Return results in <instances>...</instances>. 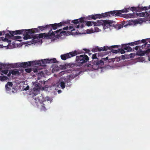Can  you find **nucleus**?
Masks as SVG:
<instances>
[{
	"label": "nucleus",
	"instance_id": "nucleus-1",
	"mask_svg": "<svg viewBox=\"0 0 150 150\" xmlns=\"http://www.w3.org/2000/svg\"><path fill=\"white\" fill-rule=\"evenodd\" d=\"M85 18L81 17L80 18L72 20L71 23H70L71 20H67L66 21H63L59 23H57L47 25L45 26H39L37 28H58L64 26L63 28H74L73 26L69 25H76V28H82L85 26L88 27L91 26L93 25V21H85Z\"/></svg>",
	"mask_w": 150,
	"mask_h": 150
},
{
	"label": "nucleus",
	"instance_id": "nucleus-2",
	"mask_svg": "<svg viewBox=\"0 0 150 150\" xmlns=\"http://www.w3.org/2000/svg\"><path fill=\"white\" fill-rule=\"evenodd\" d=\"M137 20H130L123 21L119 24H116L115 21L109 20H105L104 28H110L114 27V28H122L123 27H127L128 25H135L139 23Z\"/></svg>",
	"mask_w": 150,
	"mask_h": 150
},
{
	"label": "nucleus",
	"instance_id": "nucleus-3",
	"mask_svg": "<svg viewBox=\"0 0 150 150\" xmlns=\"http://www.w3.org/2000/svg\"><path fill=\"white\" fill-rule=\"evenodd\" d=\"M44 37L47 39H52L53 38H59L62 35H64L67 34V32L62 31V29L52 32L51 33L49 32L47 33H44Z\"/></svg>",
	"mask_w": 150,
	"mask_h": 150
},
{
	"label": "nucleus",
	"instance_id": "nucleus-4",
	"mask_svg": "<svg viewBox=\"0 0 150 150\" xmlns=\"http://www.w3.org/2000/svg\"><path fill=\"white\" fill-rule=\"evenodd\" d=\"M89 60L88 56L85 54L77 56L76 58V65L79 67L82 66L88 62Z\"/></svg>",
	"mask_w": 150,
	"mask_h": 150
},
{
	"label": "nucleus",
	"instance_id": "nucleus-5",
	"mask_svg": "<svg viewBox=\"0 0 150 150\" xmlns=\"http://www.w3.org/2000/svg\"><path fill=\"white\" fill-rule=\"evenodd\" d=\"M34 29H36V32L39 30L38 29H29L27 30H25L23 33V38L24 40H27L28 39L33 38V40L37 39L38 38L33 35V34L36 32Z\"/></svg>",
	"mask_w": 150,
	"mask_h": 150
},
{
	"label": "nucleus",
	"instance_id": "nucleus-6",
	"mask_svg": "<svg viewBox=\"0 0 150 150\" xmlns=\"http://www.w3.org/2000/svg\"><path fill=\"white\" fill-rule=\"evenodd\" d=\"M103 60V59H101L100 60L98 61V59L96 61H94L93 64H86L85 65V68L88 69V68L94 69L93 67L94 65L100 67L104 64V62Z\"/></svg>",
	"mask_w": 150,
	"mask_h": 150
},
{
	"label": "nucleus",
	"instance_id": "nucleus-7",
	"mask_svg": "<svg viewBox=\"0 0 150 150\" xmlns=\"http://www.w3.org/2000/svg\"><path fill=\"white\" fill-rule=\"evenodd\" d=\"M71 78H72L71 76L70 77L66 78L64 79V81H62L60 83V85L62 89H64L65 87V84H66V87H70L71 85Z\"/></svg>",
	"mask_w": 150,
	"mask_h": 150
},
{
	"label": "nucleus",
	"instance_id": "nucleus-8",
	"mask_svg": "<svg viewBox=\"0 0 150 150\" xmlns=\"http://www.w3.org/2000/svg\"><path fill=\"white\" fill-rule=\"evenodd\" d=\"M120 47V45H115L111 46L110 47H108L107 46H105L103 47H96L95 48H93V50L94 52H96L97 51H100L102 50L103 51H106L108 50H110L111 48H115V47L118 48L119 47Z\"/></svg>",
	"mask_w": 150,
	"mask_h": 150
},
{
	"label": "nucleus",
	"instance_id": "nucleus-9",
	"mask_svg": "<svg viewBox=\"0 0 150 150\" xmlns=\"http://www.w3.org/2000/svg\"><path fill=\"white\" fill-rule=\"evenodd\" d=\"M78 53L77 52L76 50H75L74 52H70L68 53L61 55V58L62 60H65L67 59L77 55Z\"/></svg>",
	"mask_w": 150,
	"mask_h": 150
},
{
	"label": "nucleus",
	"instance_id": "nucleus-10",
	"mask_svg": "<svg viewBox=\"0 0 150 150\" xmlns=\"http://www.w3.org/2000/svg\"><path fill=\"white\" fill-rule=\"evenodd\" d=\"M118 11H113L103 13L104 18L107 17H110L112 16H119V14H117Z\"/></svg>",
	"mask_w": 150,
	"mask_h": 150
},
{
	"label": "nucleus",
	"instance_id": "nucleus-11",
	"mask_svg": "<svg viewBox=\"0 0 150 150\" xmlns=\"http://www.w3.org/2000/svg\"><path fill=\"white\" fill-rule=\"evenodd\" d=\"M35 63V62H28L21 63L18 64V67H23L25 68L28 66H30L32 65H34Z\"/></svg>",
	"mask_w": 150,
	"mask_h": 150
},
{
	"label": "nucleus",
	"instance_id": "nucleus-12",
	"mask_svg": "<svg viewBox=\"0 0 150 150\" xmlns=\"http://www.w3.org/2000/svg\"><path fill=\"white\" fill-rule=\"evenodd\" d=\"M94 26H100L102 25L103 28H104L105 20H98L96 22H93Z\"/></svg>",
	"mask_w": 150,
	"mask_h": 150
},
{
	"label": "nucleus",
	"instance_id": "nucleus-13",
	"mask_svg": "<svg viewBox=\"0 0 150 150\" xmlns=\"http://www.w3.org/2000/svg\"><path fill=\"white\" fill-rule=\"evenodd\" d=\"M63 29L66 30H70L71 32H70V33L72 35L78 34V33L79 34L86 33L83 32L79 33V30H76L75 29Z\"/></svg>",
	"mask_w": 150,
	"mask_h": 150
},
{
	"label": "nucleus",
	"instance_id": "nucleus-14",
	"mask_svg": "<svg viewBox=\"0 0 150 150\" xmlns=\"http://www.w3.org/2000/svg\"><path fill=\"white\" fill-rule=\"evenodd\" d=\"M49 59H44L43 60L42 59L41 60L35 61V64L41 65L49 63Z\"/></svg>",
	"mask_w": 150,
	"mask_h": 150
},
{
	"label": "nucleus",
	"instance_id": "nucleus-15",
	"mask_svg": "<svg viewBox=\"0 0 150 150\" xmlns=\"http://www.w3.org/2000/svg\"><path fill=\"white\" fill-rule=\"evenodd\" d=\"M136 17L137 16L143 17L144 16L146 18L147 20V17L149 16V13L147 11L142 13H136Z\"/></svg>",
	"mask_w": 150,
	"mask_h": 150
},
{
	"label": "nucleus",
	"instance_id": "nucleus-16",
	"mask_svg": "<svg viewBox=\"0 0 150 150\" xmlns=\"http://www.w3.org/2000/svg\"><path fill=\"white\" fill-rule=\"evenodd\" d=\"M103 13L101 14H98L95 15H92L91 18L93 19L96 20V19L98 18L99 19L104 18Z\"/></svg>",
	"mask_w": 150,
	"mask_h": 150
},
{
	"label": "nucleus",
	"instance_id": "nucleus-17",
	"mask_svg": "<svg viewBox=\"0 0 150 150\" xmlns=\"http://www.w3.org/2000/svg\"><path fill=\"white\" fill-rule=\"evenodd\" d=\"M129 43L127 44L122 45V46L124 49L127 51V52H131L132 50V49L129 46Z\"/></svg>",
	"mask_w": 150,
	"mask_h": 150
},
{
	"label": "nucleus",
	"instance_id": "nucleus-18",
	"mask_svg": "<svg viewBox=\"0 0 150 150\" xmlns=\"http://www.w3.org/2000/svg\"><path fill=\"white\" fill-rule=\"evenodd\" d=\"M13 86V84L11 82H8L5 86L6 90L7 91H10V90L11 89V88Z\"/></svg>",
	"mask_w": 150,
	"mask_h": 150
},
{
	"label": "nucleus",
	"instance_id": "nucleus-19",
	"mask_svg": "<svg viewBox=\"0 0 150 150\" xmlns=\"http://www.w3.org/2000/svg\"><path fill=\"white\" fill-rule=\"evenodd\" d=\"M41 84H40V82L38 84H36V83H34L33 85L36 87L33 88L32 89V90L34 91H37L40 88V86H41L42 84V81L41 82Z\"/></svg>",
	"mask_w": 150,
	"mask_h": 150
},
{
	"label": "nucleus",
	"instance_id": "nucleus-20",
	"mask_svg": "<svg viewBox=\"0 0 150 150\" xmlns=\"http://www.w3.org/2000/svg\"><path fill=\"white\" fill-rule=\"evenodd\" d=\"M99 29H88L86 30V33L90 34L93 33L94 32H98Z\"/></svg>",
	"mask_w": 150,
	"mask_h": 150
},
{
	"label": "nucleus",
	"instance_id": "nucleus-21",
	"mask_svg": "<svg viewBox=\"0 0 150 150\" xmlns=\"http://www.w3.org/2000/svg\"><path fill=\"white\" fill-rule=\"evenodd\" d=\"M92 59H93V60H92L91 62H90L91 63L90 64H93L94 62V61H96L98 60V58L97 57L96 53H95L93 55Z\"/></svg>",
	"mask_w": 150,
	"mask_h": 150
},
{
	"label": "nucleus",
	"instance_id": "nucleus-22",
	"mask_svg": "<svg viewBox=\"0 0 150 150\" xmlns=\"http://www.w3.org/2000/svg\"><path fill=\"white\" fill-rule=\"evenodd\" d=\"M25 30H21L12 31L13 34L14 35L20 34L23 33Z\"/></svg>",
	"mask_w": 150,
	"mask_h": 150
},
{
	"label": "nucleus",
	"instance_id": "nucleus-23",
	"mask_svg": "<svg viewBox=\"0 0 150 150\" xmlns=\"http://www.w3.org/2000/svg\"><path fill=\"white\" fill-rule=\"evenodd\" d=\"M128 12V10L127 8H125L123 9L118 10V12L117 13V14H119V16H122L121 15L122 13H127Z\"/></svg>",
	"mask_w": 150,
	"mask_h": 150
},
{
	"label": "nucleus",
	"instance_id": "nucleus-24",
	"mask_svg": "<svg viewBox=\"0 0 150 150\" xmlns=\"http://www.w3.org/2000/svg\"><path fill=\"white\" fill-rule=\"evenodd\" d=\"M150 47V44H147V42H146L144 44L142 45L140 47V50H141L144 48L146 49L147 48Z\"/></svg>",
	"mask_w": 150,
	"mask_h": 150
},
{
	"label": "nucleus",
	"instance_id": "nucleus-25",
	"mask_svg": "<svg viewBox=\"0 0 150 150\" xmlns=\"http://www.w3.org/2000/svg\"><path fill=\"white\" fill-rule=\"evenodd\" d=\"M11 73L12 75H16L19 74L18 71L16 69L11 70Z\"/></svg>",
	"mask_w": 150,
	"mask_h": 150
},
{
	"label": "nucleus",
	"instance_id": "nucleus-26",
	"mask_svg": "<svg viewBox=\"0 0 150 150\" xmlns=\"http://www.w3.org/2000/svg\"><path fill=\"white\" fill-rule=\"evenodd\" d=\"M132 9V11H140V10L139 9V7H132L131 8Z\"/></svg>",
	"mask_w": 150,
	"mask_h": 150
},
{
	"label": "nucleus",
	"instance_id": "nucleus-27",
	"mask_svg": "<svg viewBox=\"0 0 150 150\" xmlns=\"http://www.w3.org/2000/svg\"><path fill=\"white\" fill-rule=\"evenodd\" d=\"M140 43V40H138L137 41H135L133 42H132L131 43H129V45L131 46H133L134 45H136Z\"/></svg>",
	"mask_w": 150,
	"mask_h": 150
},
{
	"label": "nucleus",
	"instance_id": "nucleus-28",
	"mask_svg": "<svg viewBox=\"0 0 150 150\" xmlns=\"http://www.w3.org/2000/svg\"><path fill=\"white\" fill-rule=\"evenodd\" d=\"M49 63H56L57 62L56 59L55 58L50 59H49Z\"/></svg>",
	"mask_w": 150,
	"mask_h": 150
},
{
	"label": "nucleus",
	"instance_id": "nucleus-29",
	"mask_svg": "<svg viewBox=\"0 0 150 150\" xmlns=\"http://www.w3.org/2000/svg\"><path fill=\"white\" fill-rule=\"evenodd\" d=\"M129 18H133L136 17V13H129Z\"/></svg>",
	"mask_w": 150,
	"mask_h": 150
},
{
	"label": "nucleus",
	"instance_id": "nucleus-30",
	"mask_svg": "<svg viewBox=\"0 0 150 150\" xmlns=\"http://www.w3.org/2000/svg\"><path fill=\"white\" fill-rule=\"evenodd\" d=\"M113 48H111V49L110 50V51H111L112 53L115 54H117L118 53H119V52L120 51V49H119L118 50H114L112 49Z\"/></svg>",
	"mask_w": 150,
	"mask_h": 150
},
{
	"label": "nucleus",
	"instance_id": "nucleus-31",
	"mask_svg": "<svg viewBox=\"0 0 150 150\" xmlns=\"http://www.w3.org/2000/svg\"><path fill=\"white\" fill-rule=\"evenodd\" d=\"M148 9V7L147 6H144L143 7H140L139 9L140 10V11H142L143 10L146 11Z\"/></svg>",
	"mask_w": 150,
	"mask_h": 150
},
{
	"label": "nucleus",
	"instance_id": "nucleus-32",
	"mask_svg": "<svg viewBox=\"0 0 150 150\" xmlns=\"http://www.w3.org/2000/svg\"><path fill=\"white\" fill-rule=\"evenodd\" d=\"M41 104V107L40 109L41 110L45 111L46 110V108L45 106V104L43 103Z\"/></svg>",
	"mask_w": 150,
	"mask_h": 150
},
{
	"label": "nucleus",
	"instance_id": "nucleus-33",
	"mask_svg": "<svg viewBox=\"0 0 150 150\" xmlns=\"http://www.w3.org/2000/svg\"><path fill=\"white\" fill-rule=\"evenodd\" d=\"M36 37H37L38 38V37L39 38H42L43 37H44V34L43 33H40V34L38 36H35ZM38 39V38L37 39Z\"/></svg>",
	"mask_w": 150,
	"mask_h": 150
},
{
	"label": "nucleus",
	"instance_id": "nucleus-34",
	"mask_svg": "<svg viewBox=\"0 0 150 150\" xmlns=\"http://www.w3.org/2000/svg\"><path fill=\"white\" fill-rule=\"evenodd\" d=\"M0 79L1 80H6L8 79V77L6 76H3L1 77Z\"/></svg>",
	"mask_w": 150,
	"mask_h": 150
},
{
	"label": "nucleus",
	"instance_id": "nucleus-35",
	"mask_svg": "<svg viewBox=\"0 0 150 150\" xmlns=\"http://www.w3.org/2000/svg\"><path fill=\"white\" fill-rule=\"evenodd\" d=\"M25 71L27 73H30L32 71V69L31 68H27L25 69Z\"/></svg>",
	"mask_w": 150,
	"mask_h": 150
},
{
	"label": "nucleus",
	"instance_id": "nucleus-36",
	"mask_svg": "<svg viewBox=\"0 0 150 150\" xmlns=\"http://www.w3.org/2000/svg\"><path fill=\"white\" fill-rule=\"evenodd\" d=\"M119 52L121 53V54H123L125 53V51L123 49H120V51Z\"/></svg>",
	"mask_w": 150,
	"mask_h": 150
},
{
	"label": "nucleus",
	"instance_id": "nucleus-37",
	"mask_svg": "<svg viewBox=\"0 0 150 150\" xmlns=\"http://www.w3.org/2000/svg\"><path fill=\"white\" fill-rule=\"evenodd\" d=\"M144 53L149 54L150 52V48L146 50L145 51H144Z\"/></svg>",
	"mask_w": 150,
	"mask_h": 150
},
{
	"label": "nucleus",
	"instance_id": "nucleus-38",
	"mask_svg": "<svg viewBox=\"0 0 150 150\" xmlns=\"http://www.w3.org/2000/svg\"><path fill=\"white\" fill-rule=\"evenodd\" d=\"M8 70L7 69H5L2 71V72L5 74H7L8 73Z\"/></svg>",
	"mask_w": 150,
	"mask_h": 150
},
{
	"label": "nucleus",
	"instance_id": "nucleus-39",
	"mask_svg": "<svg viewBox=\"0 0 150 150\" xmlns=\"http://www.w3.org/2000/svg\"><path fill=\"white\" fill-rule=\"evenodd\" d=\"M35 100L36 101H37V100H38V101L40 103H41V101L40 100V98L39 97H38L35 98Z\"/></svg>",
	"mask_w": 150,
	"mask_h": 150
},
{
	"label": "nucleus",
	"instance_id": "nucleus-40",
	"mask_svg": "<svg viewBox=\"0 0 150 150\" xmlns=\"http://www.w3.org/2000/svg\"><path fill=\"white\" fill-rule=\"evenodd\" d=\"M146 40H147V39H144L142 40H141V41H140V42H141L142 43H146Z\"/></svg>",
	"mask_w": 150,
	"mask_h": 150
},
{
	"label": "nucleus",
	"instance_id": "nucleus-41",
	"mask_svg": "<svg viewBox=\"0 0 150 150\" xmlns=\"http://www.w3.org/2000/svg\"><path fill=\"white\" fill-rule=\"evenodd\" d=\"M123 17L125 18H129V16L128 14H127L124 15Z\"/></svg>",
	"mask_w": 150,
	"mask_h": 150
},
{
	"label": "nucleus",
	"instance_id": "nucleus-42",
	"mask_svg": "<svg viewBox=\"0 0 150 150\" xmlns=\"http://www.w3.org/2000/svg\"><path fill=\"white\" fill-rule=\"evenodd\" d=\"M140 46H138L135 47V49L136 50H137L138 49L140 50Z\"/></svg>",
	"mask_w": 150,
	"mask_h": 150
},
{
	"label": "nucleus",
	"instance_id": "nucleus-43",
	"mask_svg": "<svg viewBox=\"0 0 150 150\" xmlns=\"http://www.w3.org/2000/svg\"><path fill=\"white\" fill-rule=\"evenodd\" d=\"M91 17H92V15L89 16L87 17V18L89 20L93 19L92 18H91Z\"/></svg>",
	"mask_w": 150,
	"mask_h": 150
},
{
	"label": "nucleus",
	"instance_id": "nucleus-44",
	"mask_svg": "<svg viewBox=\"0 0 150 150\" xmlns=\"http://www.w3.org/2000/svg\"><path fill=\"white\" fill-rule=\"evenodd\" d=\"M147 21H150V11L149 12V16L147 17Z\"/></svg>",
	"mask_w": 150,
	"mask_h": 150
},
{
	"label": "nucleus",
	"instance_id": "nucleus-45",
	"mask_svg": "<svg viewBox=\"0 0 150 150\" xmlns=\"http://www.w3.org/2000/svg\"><path fill=\"white\" fill-rule=\"evenodd\" d=\"M108 57H107L106 58H102V59H103L104 61H106L108 59Z\"/></svg>",
	"mask_w": 150,
	"mask_h": 150
},
{
	"label": "nucleus",
	"instance_id": "nucleus-46",
	"mask_svg": "<svg viewBox=\"0 0 150 150\" xmlns=\"http://www.w3.org/2000/svg\"><path fill=\"white\" fill-rule=\"evenodd\" d=\"M83 50H85L86 51V53H89V52H90V50H87V49H83Z\"/></svg>",
	"mask_w": 150,
	"mask_h": 150
},
{
	"label": "nucleus",
	"instance_id": "nucleus-47",
	"mask_svg": "<svg viewBox=\"0 0 150 150\" xmlns=\"http://www.w3.org/2000/svg\"><path fill=\"white\" fill-rule=\"evenodd\" d=\"M29 87L28 86H27L24 89L25 90H28L29 89Z\"/></svg>",
	"mask_w": 150,
	"mask_h": 150
},
{
	"label": "nucleus",
	"instance_id": "nucleus-48",
	"mask_svg": "<svg viewBox=\"0 0 150 150\" xmlns=\"http://www.w3.org/2000/svg\"><path fill=\"white\" fill-rule=\"evenodd\" d=\"M11 70H10V71H9V72L8 73V74H7V76H11Z\"/></svg>",
	"mask_w": 150,
	"mask_h": 150
},
{
	"label": "nucleus",
	"instance_id": "nucleus-49",
	"mask_svg": "<svg viewBox=\"0 0 150 150\" xmlns=\"http://www.w3.org/2000/svg\"><path fill=\"white\" fill-rule=\"evenodd\" d=\"M16 37V38L17 39H19L21 38V37L20 36H15Z\"/></svg>",
	"mask_w": 150,
	"mask_h": 150
},
{
	"label": "nucleus",
	"instance_id": "nucleus-50",
	"mask_svg": "<svg viewBox=\"0 0 150 150\" xmlns=\"http://www.w3.org/2000/svg\"><path fill=\"white\" fill-rule=\"evenodd\" d=\"M132 8V7H129V8H127V10L129 11V10H131L132 11V9H131Z\"/></svg>",
	"mask_w": 150,
	"mask_h": 150
},
{
	"label": "nucleus",
	"instance_id": "nucleus-51",
	"mask_svg": "<svg viewBox=\"0 0 150 150\" xmlns=\"http://www.w3.org/2000/svg\"><path fill=\"white\" fill-rule=\"evenodd\" d=\"M4 40H5V41H7V42H8V39L7 38H4Z\"/></svg>",
	"mask_w": 150,
	"mask_h": 150
},
{
	"label": "nucleus",
	"instance_id": "nucleus-52",
	"mask_svg": "<svg viewBox=\"0 0 150 150\" xmlns=\"http://www.w3.org/2000/svg\"><path fill=\"white\" fill-rule=\"evenodd\" d=\"M140 21L141 22L144 21H145L142 18V19L140 20Z\"/></svg>",
	"mask_w": 150,
	"mask_h": 150
},
{
	"label": "nucleus",
	"instance_id": "nucleus-53",
	"mask_svg": "<svg viewBox=\"0 0 150 150\" xmlns=\"http://www.w3.org/2000/svg\"><path fill=\"white\" fill-rule=\"evenodd\" d=\"M147 40H148L149 42H150V38L149 39H147Z\"/></svg>",
	"mask_w": 150,
	"mask_h": 150
},
{
	"label": "nucleus",
	"instance_id": "nucleus-54",
	"mask_svg": "<svg viewBox=\"0 0 150 150\" xmlns=\"http://www.w3.org/2000/svg\"><path fill=\"white\" fill-rule=\"evenodd\" d=\"M122 57L123 59H125V57L124 55H122Z\"/></svg>",
	"mask_w": 150,
	"mask_h": 150
},
{
	"label": "nucleus",
	"instance_id": "nucleus-55",
	"mask_svg": "<svg viewBox=\"0 0 150 150\" xmlns=\"http://www.w3.org/2000/svg\"><path fill=\"white\" fill-rule=\"evenodd\" d=\"M2 35V32L0 31V35Z\"/></svg>",
	"mask_w": 150,
	"mask_h": 150
},
{
	"label": "nucleus",
	"instance_id": "nucleus-56",
	"mask_svg": "<svg viewBox=\"0 0 150 150\" xmlns=\"http://www.w3.org/2000/svg\"><path fill=\"white\" fill-rule=\"evenodd\" d=\"M52 29H53L54 30H55L57 29H55V28H54V29H51V30H49V31L50 32L52 30Z\"/></svg>",
	"mask_w": 150,
	"mask_h": 150
},
{
	"label": "nucleus",
	"instance_id": "nucleus-57",
	"mask_svg": "<svg viewBox=\"0 0 150 150\" xmlns=\"http://www.w3.org/2000/svg\"><path fill=\"white\" fill-rule=\"evenodd\" d=\"M148 9H150V5L148 7Z\"/></svg>",
	"mask_w": 150,
	"mask_h": 150
},
{
	"label": "nucleus",
	"instance_id": "nucleus-58",
	"mask_svg": "<svg viewBox=\"0 0 150 150\" xmlns=\"http://www.w3.org/2000/svg\"><path fill=\"white\" fill-rule=\"evenodd\" d=\"M41 30H43V29H42V28H41V29H40Z\"/></svg>",
	"mask_w": 150,
	"mask_h": 150
},
{
	"label": "nucleus",
	"instance_id": "nucleus-59",
	"mask_svg": "<svg viewBox=\"0 0 150 150\" xmlns=\"http://www.w3.org/2000/svg\"><path fill=\"white\" fill-rule=\"evenodd\" d=\"M6 36H7V35H9V34H6Z\"/></svg>",
	"mask_w": 150,
	"mask_h": 150
},
{
	"label": "nucleus",
	"instance_id": "nucleus-60",
	"mask_svg": "<svg viewBox=\"0 0 150 150\" xmlns=\"http://www.w3.org/2000/svg\"><path fill=\"white\" fill-rule=\"evenodd\" d=\"M76 75H75L74 76V77L73 78H74L76 77Z\"/></svg>",
	"mask_w": 150,
	"mask_h": 150
},
{
	"label": "nucleus",
	"instance_id": "nucleus-61",
	"mask_svg": "<svg viewBox=\"0 0 150 150\" xmlns=\"http://www.w3.org/2000/svg\"><path fill=\"white\" fill-rule=\"evenodd\" d=\"M83 29L82 28H81V29H79V30H82Z\"/></svg>",
	"mask_w": 150,
	"mask_h": 150
},
{
	"label": "nucleus",
	"instance_id": "nucleus-62",
	"mask_svg": "<svg viewBox=\"0 0 150 150\" xmlns=\"http://www.w3.org/2000/svg\"><path fill=\"white\" fill-rule=\"evenodd\" d=\"M97 28V27H96V28Z\"/></svg>",
	"mask_w": 150,
	"mask_h": 150
},
{
	"label": "nucleus",
	"instance_id": "nucleus-63",
	"mask_svg": "<svg viewBox=\"0 0 150 150\" xmlns=\"http://www.w3.org/2000/svg\"><path fill=\"white\" fill-rule=\"evenodd\" d=\"M149 60L150 61V57L149 58Z\"/></svg>",
	"mask_w": 150,
	"mask_h": 150
},
{
	"label": "nucleus",
	"instance_id": "nucleus-64",
	"mask_svg": "<svg viewBox=\"0 0 150 150\" xmlns=\"http://www.w3.org/2000/svg\"><path fill=\"white\" fill-rule=\"evenodd\" d=\"M47 100H49V99H47Z\"/></svg>",
	"mask_w": 150,
	"mask_h": 150
}]
</instances>
